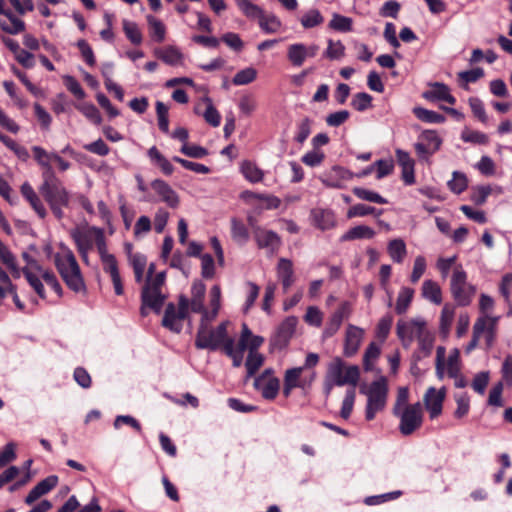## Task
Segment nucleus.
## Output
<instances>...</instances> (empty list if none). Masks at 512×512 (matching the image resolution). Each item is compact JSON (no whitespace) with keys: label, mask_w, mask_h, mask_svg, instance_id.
Wrapping results in <instances>:
<instances>
[{"label":"nucleus","mask_w":512,"mask_h":512,"mask_svg":"<svg viewBox=\"0 0 512 512\" xmlns=\"http://www.w3.org/2000/svg\"><path fill=\"white\" fill-rule=\"evenodd\" d=\"M151 187L169 207L176 208L179 205L177 193L164 180L155 179L152 181Z\"/></svg>","instance_id":"6ab92c4d"},{"label":"nucleus","mask_w":512,"mask_h":512,"mask_svg":"<svg viewBox=\"0 0 512 512\" xmlns=\"http://www.w3.org/2000/svg\"><path fill=\"white\" fill-rule=\"evenodd\" d=\"M172 160L176 163H179L182 167L187 170L193 171L198 174H208L210 172V168L204 164L192 162L178 156H174Z\"/></svg>","instance_id":"680f3d73"},{"label":"nucleus","mask_w":512,"mask_h":512,"mask_svg":"<svg viewBox=\"0 0 512 512\" xmlns=\"http://www.w3.org/2000/svg\"><path fill=\"white\" fill-rule=\"evenodd\" d=\"M155 55L164 63L171 66L180 65L183 61V54L175 46H166L161 49H156Z\"/></svg>","instance_id":"393cba45"},{"label":"nucleus","mask_w":512,"mask_h":512,"mask_svg":"<svg viewBox=\"0 0 512 512\" xmlns=\"http://www.w3.org/2000/svg\"><path fill=\"white\" fill-rule=\"evenodd\" d=\"M355 397V388H350L346 391V395L343 399L340 411V415L343 419H348L351 416L355 402Z\"/></svg>","instance_id":"052dcab7"},{"label":"nucleus","mask_w":512,"mask_h":512,"mask_svg":"<svg viewBox=\"0 0 512 512\" xmlns=\"http://www.w3.org/2000/svg\"><path fill=\"white\" fill-rule=\"evenodd\" d=\"M370 214H375L376 216H379L382 214V210H377L375 207L359 203L349 208L347 212V217L351 219L354 217H364Z\"/></svg>","instance_id":"a18cd8bd"},{"label":"nucleus","mask_w":512,"mask_h":512,"mask_svg":"<svg viewBox=\"0 0 512 512\" xmlns=\"http://www.w3.org/2000/svg\"><path fill=\"white\" fill-rule=\"evenodd\" d=\"M388 253L394 262L401 263L406 256V245L401 239H394L388 244Z\"/></svg>","instance_id":"ea45409f"},{"label":"nucleus","mask_w":512,"mask_h":512,"mask_svg":"<svg viewBox=\"0 0 512 512\" xmlns=\"http://www.w3.org/2000/svg\"><path fill=\"white\" fill-rule=\"evenodd\" d=\"M232 238L239 244H245L249 239V232L245 224L236 218L231 220Z\"/></svg>","instance_id":"4c0bfd02"},{"label":"nucleus","mask_w":512,"mask_h":512,"mask_svg":"<svg viewBox=\"0 0 512 512\" xmlns=\"http://www.w3.org/2000/svg\"><path fill=\"white\" fill-rule=\"evenodd\" d=\"M148 23L150 26V35L152 39L157 43L163 42L166 34L164 24L153 16H148Z\"/></svg>","instance_id":"de8ad7c7"},{"label":"nucleus","mask_w":512,"mask_h":512,"mask_svg":"<svg viewBox=\"0 0 512 512\" xmlns=\"http://www.w3.org/2000/svg\"><path fill=\"white\" fill-rule=\"evenodd\" d=\"M148 156L150 157L151 161L155 162L159 166L165 175L169 176L173 173V165L160 153V151L155 146L148 150Z\"/></svg>","instance_id":"72a5a7b5"},{"label":"nucleus","mask_w":512,"mask_h":512,"mask_svg":"<svg viewBox=\"0 0 512 512\" xmlns=\"http://www.w3.org/2000/svg\"><path fill=\"white\" fill-rule=\"evenodd\" d=\"M381 353L380 347L375 344L374 342H371L368 347L365 350L364 357H363V366L366 371L372 370V360H375L379 357Z\"/></svg>","instance_id":"338daca9"},{"label":"nucleus","mask_w":512,"mask_h":512,"mask_svg":"<svg viewBox=\"0 0 512 512\" xmlns=\"http://www.w3.org/2000/svg\"><path fill=\"white\" fill-rule=\"evenodd\" d=\"M93 231L91 227L88 230L74 228L70 231V236L74 241L77 250H92L93 249Z\"/></svg>","instance_id":"b1692460"},{"label":"nucleus","mask_w":512,"mask_h":512,"mask_svg":"<svg viewBox=\"0 0 512 512\" xmlns=\"http://www.w3.org/2000/svg\"><path fill=\"white\" fill-rule=\"evenodd\" d=\"M20 192L39 218L44 219L47 216V210L32 185L29 182H24L20 187Z\"/></svg>","instance_id":"dca6fc26"},{"label":"nucleus","mask_w":512,"mask_h":512,"mask_svg":"<svg viewBox=\"0 0 512 512\" xmlns=\"http://www.w3.org/2000/svg\"><path fill=\"white\" fill-rule=\"evenodd\" d=\"M414 296V290L409 287H403L399 291L395 311L397 314H404L410 306Z\"/></svg>","instance_id":"473e14b6"},{"label":"nucleus","mask_w":512,"mask_h":512,"mask_svg":"<svg viewBox=\"0 0 512 512\" xmlns=\"http://www.w3.org/2000/svg\"><path fill=\"white\" fill-rule=\"evenodd\" d=\"M454 316H455V307L454 305L450 304V303H446L443 308H442V311H441V315H440V332L444 335V336H447L450 332V329H451V325L453 323V320H454Z\"/></svg>","instance_id":"c756f323"},{"label":"nucleus","mask_w":512,"mask_h":512,"mask_svg":"<svg viewBox=\"0 0 512 512\" xmlns=\"http://www.w3.org/2000/svg\"><path fill=\"white\" fill-rule=\"evenodd\" d=\"M446 397V388L442 387L437 390L429 387L423 397L426 410L429 412L430 418L435 419L442 413L443 402Z\"/></svg>","instance_id":"9b49d317"},{"label":"nucleus","mask_w":512,"mask_h":512,"mask_svg":"<svg viewBox=\"0 0 512 512\" xmlns=\"http://www.w3.org/2000/svg\"><path fill=\"white\" fill-rule=\"evenodd\" d=\"M326 376L336 383V386H356L360 378V370L356 365L346 367L340 357H335L328 365Z\"/></svg>","instance_id":"20e7f679"},{"label":"nucleus","mask_w":512,"mask_h":512,"mask_svg":"<svg viewBox=\"0 0 512 512\" xmlns=\"http://www.w3.org/2000/svg\"><path fill=\"white\" fill-rule=\"evenodd\" d=\"M287 58L295 67H300L306 60L304 44L295 43L288 46Z\"/></svg>","instance_id":"2f4dec72"},{"label":"nucleus","mask_w":512,"mask_h":512,"mask_svg":"<svg viewBox=\"0 0 512 512\" xmlns=\"http://www.w3.org/2000/svg\"><path fill=\"white\" fill-rule=\"evenodd\" d=\"M122 26L126 37L132 44L140 45L142 43V33L135 22L124 19L122 21Z\"/></svg>","instance_id":"e433bc0d"},{"label":"nucleus","mask_w":512,"mask_h":512,"mask_svg":"<svg viewBox=\"0 0 512 512\" xmlns=\"http://www.w3.org/2000/svg\"><path fill=\"white\" fill-rule=\"evenodd\" d=\"M180 152L188 157L201 159L208 155V150L202 146L185 143Z\"/></svg>","instance_id":"69168bd1"},{"label":"nucleus","mask_w":512,"mask_h":512,"mask_svg":"<svg viewBox=\"0 0 512 512\" xmlns=\"http://www.w3.org/2000/svg\"><path fill=\"white\" fill-rule=\"evenodd\" d=\"M205 101L207 102V107L203 114V117L208 124H210L213 127H218L221 122L220 113L214 107L210 98H205Z\"/></svg>","instance_id":"4d7b16f0"},{"label":"nucleus","mask_w":512,"mask_h":512,"mask_svg":"<svg viewBox=\"0 0 512 512\" xmlns=\"http://www.w3.org/2000/svg\"><path fill=\"white\" fill-rule=\"evenodd\" d=\"M211 318L201 319L196 334L195 346L197 349L217 350L226 339L227 323H220L215 330L209 327Z\"/></svg>","instance_id":"f03ea898"},{"label":"nucleus","mask_w":512,"mask_h":512,"mask_svg":"<svg viewBox=\"0 0 512 512\" xmlns=\"http://www.w3.org/2000/svg\"><path fill=\"white\" fill-rule=\"evenodd\" d=\"M425 327V322L421 320H411L409 322L398 321L397 323V336L403 341L404 346H408L413 338L418 336Z\"/></svg>","instance_id":"ddd939ff"},{"label":"nucleus","mask_w":512,"mask_h":512,"mask_svg":"<svg viewBox=\"0 0 512 512\" xmlns=\"http://www.w3.org/2000/svg\"><path fill=\"white\" fill-rule=\"evenodd\" d=\"M468 103L474 117L486 124L488 122V116L482 100L478 97H470Z\"/></svg>","instance_id":"603ef678"},{"label":"nucleus","mask_w":512,"mask_h":512,"mask_svg":"<svg viewBox=\"0 0 512 512\" xmlns=\"http://www.w3.org/2000/svg\"><path fill=\"white\" fill-rule=\"evenodd\" d=\"M189 300L186 296L180 295L178 308L170 302L164 311L162 326L173 333L179 334L183 329V321L188 317Z\"/></svg>","instance_id":"39448f33"},{"label":"nucleus","mask_w":512,"mask_h":512,"mask_svg":"<svg viewBox=\"0 0 512 512\" xmlns=\"http://www.w3.org/2000/svg\"><path fill=\"white\" fill-rule=\"evenodd\" d=\"M300 22L305 29H311L321 25L324 17L318 9H311L301 17Z\"/></svg>","instance_id":"49530a36"},{"label":"nucleus","mask_w":512,"mask_h":512,"mask_svg":"<svg viewBox=\"0 0 512 512\" xmlns=\"http://www.w3.org/2000/svg\"><path fill=\"white\" fill-rule=\"evenodd\" d=\"M388 391V380L385 376H380L377 380L373 381L366 391L361 389V392L367 395L365 409V419L367 421H372L378 412L384 410Z\"/></svg>","instance_id":"f257e3e1"},{"label":"nucleus","mask_w":512,"mask_h":512,"mask_svg":"<svg viewBox=\"0 0 512 512\" xmlns=\"http://www.w3.org/2000/svg\"><path fill=\"white\" fill-rule=\"evenodd\" d=\"M238 7L249 18H258L260 20L264 13L259 6L250 0H238Z\"/></svg>","instance_id":"6e6d98bb"},{"label":"nucleus","mask_w":512,"mask_h":512,"mask_svg":"<svg viewBox=\"0 0 512 512\" xmlns=\"http://www.w3.org/2000/svg\"><path fill=\"white\" fill-rule=\"evenodd\" d=\"M324 159L325 153L313 148L312 151H309L302 156L301 161L309 167H316L321 165Z\"/></svg>","instance_id":"e2e57ef3"},{"label":"nucleus","mask_w":512,"mask_h":512,"mask_svg":"<svg viewBox=\"0 0 512 512\" xmlns=\"http://www.w3.org/2000/svg\"><path fill=\"white\" fill-rule=\"evenodd\" d=\"M351 313L350 303L347 301L342 302L339 307L333 312L330 319L326 323L323 330V338H331L340 329L344 319L348 318Z\"/></svg>","instance_id":"f8f14e48"},{"label":"nucleus","mask_w":512,"mask_h":512,"mask_svg":"<svg viewBox=\"0 0 512 512\" xmlns=\"http://www.w3.org/2000/svg\"><path fill=\"white\" fill-rule=\"evenodd\" d=\"M297 323L298 319L295 316L285 318L271 338L270 345L279 350L286 348L295 332Z\"/></svg>","instance_id":"1a4fd4ad"},{"label":"nucleus","mask_w":512,"mask_h":512,"mask_svg":"<svg viewBox=\"0 0 512 512\" xmlns=\"http://www.w3.org/2000/svg\"><path fill=\"white\" fill-rule=\"evenodd\" d=\"M54 265L67 287L75 293L85 292L86 285L80 266L74 256V263L66 260V257L54 255Z\"/></svg>","instance_id":"7ed1b4c3"},{"label":"nucleus","mask_w":512,"mask_h":512,"mask_svg":"<svg viewBox=\"0 0 512 512\" xmlns=\"http://www.w3.org/2000/svg\"><path fill=\"white\" fill-rule=\"evenodd\" d=\"M422 296L439 305L442 302V291L438 283L433 280H425L422 284Z\"/></svg>","instance_id":"cd10ccee"},{"label":"nucleus","mask_w":512,"mask_h":512,"mask_svg":"<svg viewBox=\"0 0 512 512\" xmlns=\"http://www.w3.org/2000/svg\"><path fill=\"white\" fill-rule=\"evenodd\" d=\"M372 96L366 92L356 93L351 101V106L359 112L366 111L372 106Z\"/></svg>","instance_id":"8fccbe9b"},{"label":"nucleus","mask_w":512,"mask_h":512,"mask_svg":"<svg viewBox=\"0 0 512 512\" xmlns=\"http://www.w3.org/2000/svg\"><path fill=\"white\" fill-rule=\"evenodd\" d=\"M22 272H23V275L26 278L27 282L34 289V291L37 293V295L40 298L45 299L46 298L45 289H44V286H43L40 278L38 276H36L35 274H33L28 267L22 268Z\"/></svg>","instance_id":"09e8293b"},{"label":"nucleus","mask_w":512,"mask_h":512,"mask_svg":"<svg viewBox=\"0 0 512 512\" xmlns=\"http://www.w3.org/2000/svg\"><path fill=\"white\" fill-rule=\"evenodd\" d=\"M32 152L35 161L41 168L42 179L56 175L51 164L53 162L52 155L54 152H47L40 146H33Z\"/></svg>","instance_id":"f3484780"},{"label":"nucleus","mask_w":512,"mask_h":512,"mask_svg":"<svg viewBox=\"0 0 512 512\" xmlns=\"http://www.w3.org/2000/svg\"><path fill=\"white\" fill-rule=\"evenodd\" d=\"M312 120L309 117L303 118L297 124V133L294 137L295 141L302 144L304 143L311 133Z\"/></svg>","instance_id":"13d9d810"},{"label":"nucleus","mask_w":512,"mask_h":512,"mask_svg":"<svg viewBox=\"0 0 512 512\" xmlns=\"http://www.w3.org/2000/svg\"><path fill=\"white\" fill-rule=\"evenodd\" d=\"M0 28L7 34L18 35L26 30V24L10 10L0 18Z\"/></svg>","instance_id":"412c9836"},{"label":"nucleus","mask_w":512,"mask_h":512,"mask_svg":"<svg viewBox=\"0 0 512 512\" xmlns=\"http://www.w3.org/2000/svg\"><path fill=\"white\" fill-rule=\"evenodd\" d=\"M419 351L414 354L415 360L419 361L431 355L434 345V336L423 330L418 336Z\"/></svg>","instance_id":"a878e982"},{"label":"nucleus","mask_w":512,"mask_h":512,"mask_svg":"<svg viewBox=\"0 0 512 512\" xmlns=\"http://www.w3.org/2000/svg\"><path fill=\"white\" fill-rule=\"evenodd\" d=\"M393 413L400 419L399 431L404 436L413 434L422 426L423 411L419 402L407 404L402 411L397 407H394Z\"/></svg>","instance_id":"0eeeda50"},{"label":"nucleus","mask_w":512,"mask_h":512,"mask_svg":"<svg viewBox=\"0 0 512 512\" xmlns=\"http://www.w3.org/2000/svg\"><path fill=\"white\" fill-rule=\"evenodd\" d=\"M277 277L286 293L295 281L293 263L286 258H280L276 268Z\"/></svg>","instance_id":"aec40b11"},{"label":"nucleus","mask_w":512,"mask_h":512,"mask_svg":"<svg viewBox=\"0 0 512 512\" xmlns=\"http://www.w3.org/2000/svg\"><path fill=\"white\" fill-rule=\"evenodd\" d=\"M255 240L260 248H270L271 250L278 249L281 244L278 234L271 230H256Z\"/></svg>","instance_id":"4be33fe9"},{"label":"nucleus","mask_w":512,"mask_h":512,"mask_svg":"<svg viewBox=\"0 0 512 512\" xmlns=\"http://www.w3.org/2000/svg\"><path fill=\"white\" fill-rule=\"evenodd\" d=\"M457 408L454 412V416L458 419L465 417L470 410V398L467 393H462L455 396Z\"/></svg>","instance_id":"bf43d9fd"},{"label":"nucleus","mask_w":512,"mask_h":512,"mask_svg":"<svg viewBox=\"0 0 512 512\" xmlns=\"http://www.w3.org/2000/svg\"><path fill=\"white\" fill-rule=\"evenodd\" d=\"M165 300L166 296L161 291H153L149 290L147 287H142L140 308L141 315L144 317L147 316V309L152 310L156 314H160Z\"/></svg>","instance_id":"9d476101"},{"label":"nucleus","mask_w":512,"mask_h":512,"mask_svg":"<svg viewBox=\"0 0 512 512\" xmlns=\"http://www.w3.org/2000/svg\"><path fill=\"white\" fill-rule=\"evenodd\" d=\"M375 235L372 228L365 225H358L349 229L340 237L341 242L352 241L356 239H371Z\"/></svg>","instance_id":"bb28decb"},{"label":"nucleus","mask_w":512,"mask_h":512,"mask_svg":"<svg viewBox=\"0 0 512 512\" xmlns=\"http://www.w3.org/2000/svg\"><path fill=\"white\" fill-rule=\"evenodd\" d=\"M431 90L423 93V98L428 101H445L451 105L456 103V98L450 93L449 87L440 82L430 84Z\"/></svg>","instance_id":"a211bd4d"},{"label":"nucleus","mask_w":512,"mask_h":512,"mask_svg":"<svg viewBox=\"0 0 512 512\" xmlns=\"http://www.w3.org/2000/svg\"><path fill=\"white\" fill-rule=\"evenodd\" d=\"M201 275L205 279H212L215 275V261L206 253L201 256Z\"/></svg>","instance_id":"0e129e2a"},{"label":"nucleus","mask_w":512,"mask_h":512,"mask_svg":"<svg viewBox=\"0 0 512 512\" xmlns=\"http://www.w3.org/2000/svg\"><path fill=\"white\" fill-rule=\"evenodd\" d=\"M352 192L357 198H359L361 200H365V201H369V202H373V203H377V204H387L388 203L387 199L382 197L380 194H378L374 191L362 188V187H355V188H353Z\"/></svg>","instance_id":"79ce46f5"},{"label":"nucleus","mask_w":512,"mask_h":512,"mask_svg":"<svg viewBox=\"0 0 512 512\" xmlns=\"http://www.w3.org/2000/svg\"><path fill=\"white\" fill-rule=\"evenodd\" d=\"M259 26L266 33H275L281 27V21L275 15H265L263 13L259 20Z\"/></svg>","instance_id":"5fc2aeb1"},{"label":"nucleus","mask_w":512,"mask_h":512,"mask_svg":"<svg viewBox=\"0 0 512 512\" xmlns=\"http://www.w3.org/2000/svg\"><path fill=\"white\" fill-rule=\"evenodd\" d=\"M364 331L352 324H349L345 334L343 354L346 357L355 355L363 339Z\"/></svg>","instance_id":"2eb2a0df"},{"label":"nucleus","mask_w":512,"mask_h":512,"mask_svg":"<svg viewBox=\"0 0 512 512\" xmlns=\"http://www.w3.org/2000/svg\"><path fill=\"white\" fill-rule=\"evenodd\" d=\"M314 225L321 230H327L335 225V215L329 209L316 208L311 212Z\"/></svg>","instance_id":"5701e85b"},{"label":"nucleus","mask_w":512,"mask_h":512,"mask_svg":"<svg viewBox=\"0 0 512 512\" xmlns=\"http://www.w3.org/2000/svg\"><path fill=\"white\" fill-rule=\"evenodd\" d=\"M75 108L80 111L92 123L99 125L102 122V117L97 107L92 103L76 104Z\"/></svg>","instance_id":"58836bf2"},{"label":"nucleus","mask_w":512,"mask_h":512,"mask_svg":"<svg viewBox=\"0 0 512 512\" xmlns=\"http://www.w3.org/2000/svg\"><path fill=\"white\" fill-rule=\"evenodd\" d=\"M413 113L419 120L426 123H444L446 120L444 115L423 107H415Z\"/></svg>","instance_id":"c9c22d12"},{"label":"nucleus","mask_w":512,"mask_h":512,"mask_svg":"<svg viewBox=\"0 0 512 512\" xmlns=\"http://www.w3.org/2000/svg\"><path fill=\"white\" fill-rule=\"evenodd\" d=\"M63 80L68 91H70L77 99L82 100L86 97L85 91L75 77L66 75Z\"/></svg>","instance_id":"774afa93"},{"label":"nucleus","mask_w":512,"mask_h":512,"mask_svg":"<svg viewBox=\"0 0 512 512\" xmlns=\"http://www.w3.org/2000/svg\"><path fill=\"white\" fill-rule=\"evenodd\" d=\"M38 191L48 205L69 202L70 200L69 192L57 175L42 179Z\"/></svg>","instance_id":"6e6552de"},{"label":"nucleus","mask_w":512,"mask_h":512,"mask_svg":"<svg viewBox=\"0 0 512 512\" xmlns=\"http://www.w3.org/2000/svg\"><path fill=\"white\" fill-rule=\"evenodd\" d=\"M450 290L458 306H468L476 292L473 285L467 283V273L459 265L454 269L450 281Z\"/></svg>","instance_id":"423d86ee"},{"label":"nucleus","mask_w":512,"mask_h":512,"mask_svg":"<svg viewBox=\"0 0 512 512\" xmlns=\"http://www.w3.org/2000/svg\"><path fill=\"white\" fill-rule=\"evenodd\" d=\"M91 231H93L94 243L100 259L106 256H111L112 254L108 252V247L103 229L93 226L91 227Z\"/></svg>","instance_id":"37998d69"},{"label":"nucleus","mask_w":512,"mask_h":512,"mask_svg":"<svg viewBox=\"0 0 512 512\" xmlns=\"http://www.w3.org/2000/svg\"><path fill=\"white\" fill-rule=\"evenodd\" d=\"M263 363L264 357L262 354L258 352H249L245 362V367L247 371L246 377H253L256 374V372L260 369V367L263 365Z\"/></svg>","instance_id":"a19ab883"},{"label":"nucleus","mask_w":512,"mask_h":512,"mask_svg":"<svg viewBox=\"0 0 512 512\" xmlns=\"http://www.w3.org/2000/svg\"><path fill=\"white\" fill-rule=\"evenodd\" d=\"M468 181L466 176L458 171L453 172V178L448 182L449 189L455 194H461L466 190Z\"/></svg>","instance_id":"864d4df0"},{"label":"nucleus","mask_w":512,"mask_h":512,"mask_svg":"<svg viewBox=\"0 0 512 512\" xmlns=\"http://www.w3.org/2000/svg\"><path fill=\"white\" fill-rule=\"evenodd\" d=\"M255 389L261 391L262 397L266 400H274L280 389V380L277 377H270Z\"/></svg>","instance_id":"c85d7f7f"},{"label":"nucleus","mask_w":512,"mask_h":512,"mask_svg":"<svg viewBox=\"0 0 512 512\" xmlns=\"http://www.w3.org/2000/svg\"><path fill=\"white\" fill-rule=\"evenodd\" d=\"M353 21L350 17L334 13L328 24V28L334 31L346 33L352 31Z\"/></svg>","instance_id":"f704fd0d"},{"label":"nucleus","mask_w":512,"mask_h":512,"mask_svg":"<svg viewBox=\"0 0 512 512\" xmlns=\"http://www.w3.org/2000/svg\"><path fill=\"white\" fill-rule=\"evenodd\" d=\"M206 292V286L202 281H195L191 287V300L189 301V309L194 313H200L201 319L208 318L209 312L203 304V299Z\"/></svg>","instance_id":"4468645a"},{"label":"nucleus","mask_w":512,"mask_h":512,"mask_svg":"<svg viewBox=\"0 0 512 512\" xmlns=\"http://www.w3.org/2000/svg\"><path fill=\"white\" fill-rule=\"evenodd\" d=\"M257 77V71L256 69L252 67L245 68L243 70H240L235 74L233 77V84L237 86L241 85H247L253 82Z\"/></svg>","instance_id":"3c124183"},{"label":"nucleus","mask_w":512,"mask_h":512,"mask_svg":"<svg viewBox=\"0 0 512 512\" xmlns=\"http://www.w3.org/2000/svg\"><path fill=\"white\" fill-rule=\"evenodd\" d=\"M461 139L466 143L487 145L489 143V137L487 134L470 129H464L461 133Z\"/></svg>","instance_id":"c03bdc74"},{"label":"nucleus","mask_w":512,"mask_h":512,"mask_svg":"<svg viewBox=\"0 0 512 512\" xmlns=\"http://www.w3.org/2000/svg\"><path fill=\"white\" fill-rule=\"evenodd\" d=\"M243 176L251 183H258L263 180L264 172L253 162L244 161L241 165Z\"/></svg>","instance_id":"7c9ffc66"}]
</instances>
